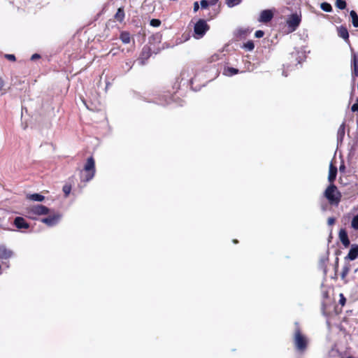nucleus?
Listing matches in <instances>:
<instances>
[{"label":"nucleus","instance_id":"nucleus-23","mask_svg":"<svg viewBox=\"0 0 358 358\" xmlns=\"http://www.w3.org/2000/svg\"><path fill=\"white\" fill-rule=\"evenodd\" d=\"M0 255H1V257L8 259L11 257L12 252L10 250H7L5 248H3V250L0 249Z\"/></svg>","mask_w":358,"mask_h":358},{"label":"nucleus","instance_id":"nucleus-32","mask_svg":"<svg viewBox=\"0 0 358 358\" xmlns=\"http://www.w3.org/2000/svg\"><path fill=\"white\" fill-rule=\"evenodd\" d=\"M200 4H201V8L204 9V8H207L208 7V6L210 5V3L208 2V0H201L200 1Z\"/></svg>","mask_w":358,"mask_h":358},{"label":"nucleus","instance_id":"nucleus-6","mask_svg":"<svg viewBox=\"0 0 358 358\" xmlns=\"http://www.w3.org/2000/svg\"><path fill=\"white\" fill-rule=\"evenodd\" d=\"M301 21V17L296 13L292 14L289 16L287 20V24L288 27L291 29V31H295L299 26Z\"/></svg>","mask_w":358,"mask_h":358},{"label":"nucleus","instance_id":"nucleus-8","mask_svg":"<svg viewBox=\"0 0 358 358\" xmlns=\"http://www.w3.org/2000/svg\"><path fill=\"white\" fill-rule=\"evenodd\" d=\"M31 212L37 215H42L49 214L50 210L43 205L38 204L31 207Z\"/></svg>","mask_w":358,"mask_h":358},{"label":"nucleus","instance_id":"nucleus-25","mask_svg":"<svg viewBox=\"0 0 358 358\" xmlns=\"http://www.w3.org/2000/svg\"><path fill=\"white\" fill-rule=\"evenodd\" d=\"M336 6L341 10H343L346 8V2L344 0H336Z\"/></svg>","mask_w":358,"mask_h":358},{"label":"nucleus","instance_id":"nucleus-42","mask_svg":"<svg viewBox=\"0 0 358 358\" xmlns=\"http://www.w3.org/2000/svg\"><path fill=\"white\" fill-rule=\"evenodd\" d=\"M233 243H238V240H236V239H234V240H233Z\"/></svg>","mask_w":358,"mask_h":358},{"label":"nucleus","instance_id":"nucleus-36","mask_svg":"<svg viewBox=\"0 0 358 358\" xmlns=\"http://www.w3.org/2000/svg\"><path fill=\"white\" fill-rule=\"evenodd\" d=\"M335 222H336V219L334 217H329L328 220H327V223H328L329 225L334 224Z\"/></svg>","mask_w":358,"mask_h":358},{"label":"nucleus","instance_id":"nucleus-1","mask_svg":"<svg viewBox=\"0 0 358 358\" xmlns=\"http://www.w3.org/2000/svg\"><path fill=\"white\" fill-rule=\"evenodd\" d=\"M329 204L337 207L341 201L342 194L334 184H329L323 192Z\"/></svg>","mask_w":358,"mask_h":358},{"label":"nucleus","instance_id":"nucleus-38","mask_svg":"<svg viewBox=\"0 0 358 358\" xmlns=\"http://www.w3.org/2000/svg\"><path fill=\"white\" fill-rule=\"evenodd\" d=\"M41 56L38 55V54H34L31 57V60H34V59H38L40 58Z\"/></svg>","mask_w":358,"mask_h":358},{"label":"nucleus","instance_id":"nucleus-11","mask_svg":"<svg viewBox=\"0 0 358 358\" xmlns=\"http://www.w3.org/2000/svg\"><path fill=\"white\" fill-rule=\"evenodd\" d=\"M338 237L341 242L342 243L345 248L349 247L350 242L348 238V233L345 229H341L339 231Z\"/></svg>","mask_w":358,"mask_h":358},{"label":"nucleus","instance_id":"nucleus-16","mask_svg":"<svg viewBox=\"0 0 358 358\" xmlns=\"http://www.w3.org/2000/svg\"><path fill=\"white\" fill-rule=\"evenodd\" d=\"M120 38L124 44H128L131 42V34L129 31H123L120 33Z\"/></svg>","mask_w":358,"mask_h":358},{"label":"nucleus","instance_id":"nucleus-37","mask_svg":"<svg viewBox=\"0 0 358 358\" xmlns=\"http://www.w3.org/2000/svg\"><path fill=\"white\" fill-rule=\"evenodd\" d=\"M199 2L198 1H195L194 3V12L196 13L199 10Z\"/></svg>","mask_w":358,"mask_h":358},{"label":"nucleus","instance_id":"nucleus-15","mask_svg":"<svg viewBox=\"0 0 358 358\" xmlns=\"http://www.w3.org/2000/svg\"><path fill=\"white\" fill-rule=\"evenodd\" d=\"M337 30L339 37L343 38L345 41L349 39V33L348 29L345 27L341 26L340 27H338Z\"/></svg>","mask_w":358,"mask_h":358},{"label":"nucleus","instance_id":"nucleus-13","mask_svg":"<svg viewBox=\"0 0 358 358\" xmlns=\"http://www.w3.org/2000/svg\"><path fill=\"white\" fill-rule=\"evenodd\" d=\"M357 257H358V245L353 244L351 245V248L350 249V251L345 259L352 261V260L356 259Z\"/></svg>","mask_w":358,"mask_h":358},{"label":"nucleus","instance_id":"nucleus-40","mask_svg":"<svg viewBox=\"0 0 358 358\" xmlns=\"http://www.w3.org/2000/svg\"><path fill=\"white\" fill-rule=\"evenodd\" d=\"M345 166L344 164H342V165L340 166V167H339L340 171H341V172L342 171H345Z\"/></svg>","mask_w":358,"mask_h":358},{"label":"nucleus","instance_id":"nucleus-22","mask_svg":"<svg viewBox=\"0 0 358 358\" xmlns=\"http://www.w3.org/2000/svg\"><path fill=\"white\" fill-rule=\"evenodd\" d=\"M320 8L322 10H323L325 12H331L332 11V6L330 3L327 2H323L320 4Z\"/></svg>","mask_w":358,"mask_h":358},{"label":"nucleus","instance_id":"nucleus-7","mask_svg":"<svg viewBox=\"0 0 358 358\" xmlns=\"http://www.w3.org/2000/svg\"><path fill=\"white\" fill-rule=\"evenodd\" d=\"M351 76L353 80L358 77V55L355 52L351 56Z\"/></svg>","mask_w":358,"mask_h":358},{"label":"nucleus","instance_id":"nucleus-27","mask_svg":"<svg viewBox=\"0 0 358 358\" xmlns=\"http://www.w3.org/2000/svg\"><path fill=\"white\" fill-rule=\"evenodd\" d=\"M241 2V0H226V3L229 7H234Z\"/></svg>","mask_w":358,"mask_h":358},{"label":"nucleus","instance_id":"nucleus-35","mask_svg":"<svg viewBox=\"0 0 358 358\" xmlns=\"http://www.w3.org/2000/svg\"><path fill=\"white\" fill-rule=\"evenodd\" d=\"M357 102H358V99H357ZM351 110L352 112L358 113V103H354L351 107Z\"/></svg>","mask_w":358,"mask_h":358},{"label":"nucleus","instance_id":"nucleus-18","mask_svg":"<svg viewBox=\"0 0 358 358\" xmlns=\"http://www.w3.org/2000/svg\"><path fill=\"white\" fill-rule=\"evenodd\" d=\"M239 73L238 69L234 67H227L224 69V74L227 76H232Z\"/></svg>","mask_w":358,"mask_h":358},{"label":"nucleus","instance_id":"nucleus-21","mask_svg":"<svg viewBox=\"0 0 358 358\" xmlns=\"http://www.w3.org/2000/svg\"><path fill=\"white\" fill-rule=\"evenodd\" d=\"M29 199L32 201H42L44 200L45 196L40 194L35 193V194H30L29 196Z\"/></svg>","mask_w":358,"mask_h":358},{"label":"nucleus","instance_id":"nucleus-5","mask_svg":"<svg viewBox=\"0 0 358 358\" xmlns=\"http://www.w3.org/2000/svg\"><path fill=\"white\" fill-rule=\"evenodd\" d=\"M61 217L62 215L59 213H53L48 217L42 218L41 221L48 227H53L58 224Z\"/></svg>","mask_w":358,"mask_h":358},{"label":"nucleus","instance_id":"nucleus-17","mask_svg":"<svg viewBox=\"0 0 358 358\" xmlns=\"http://www.w3.org/2000/svg\"><path fill=\"white\" fill-rule=\"evenodd\" d=\"M124 16H125V14H124V8H119L117 10V13L115 15V19L117 21L122 22L124 19Z\"/></svg>","mask_w":358,"mask_h":358},{"label":"nucleus","instance_id":"nucleus-14","mask_svg":"<svg viewBox=\"0 0 358 358\" xmlns=\"http://www.w3.org/2000/svg\"><path fill=\"white\" fill-rule=\"evenodd\" d=\"M345 132V122H343L339 127L337 131V141L342 142Z\"/></svg>","mask_w":358,"mask_h":358},{"label":"nucleus","instance_id":"nucleus-29","mask_svg":"<svg viewBox=\"0 0 358 358\" xmlns=\"http://www.w3.org/2000/svg\"><path fill=\"white\" fill-rule=\"evenodd\" d=\"M71 190V186L70 185H65L63 187V192L65 194V196L67 197L70 194Z\"/></svg>","mask_w":358,"mask_h":358},{"label":"nucleus","instance_id":"nucleus-3","mask_svg":"<svg viewBox=\"0 0 358 358\" xmlns=\"http://www.w3.org/2000/svg\"><path fill=\"white\" fill-rule=\"evenodd\" d=\"M83 171L85 174L82 178V180L84 182H89L91 180L96 172L95 169V161L92 156L87 158V162L84 166Z\"/></svg>","mask_w":358,"mask_h":358},{"label":"nucleus","instance_id":"nucleus-28","mask_svg":"<svg viewBox=\"0 0 358 358\" xmlns=\"http://www.w3.org/2000/svg\"><path fill=\"white\" fill-rule=\"evenodd\" d=\"M161 20L159 19H152L150 22V24L154 27H158L161 25Z\"/></svg>","mask_w":358,"mask_h":358},{"label":"nucleus","instance_id":"nucleus-30","mask_svg":"<svg viewBox=\"0 0 358 358\" xmlns=\"http://www.w3.org/2000/svg\"><path fill=\"white\" fill-rule=\"evenodd\" d=\"M351 224L353 229H358V215L352 218Z\"/></svg>","mask_w":358,"mask_h":358},{"label":"nucleus","instance_id":"nucleus-2","mask_svg":"<svg viewBox=\"0 0 358 358\" xmlns=\"http://www.w3.org/2000/svg\"><path fill=\"white\" fill-rule=\"evenodd\" d=\"M296 327L294 334V343L296 349L298 351L303 352L308 347V339L306 336L302 334L298 324L296 323Z\"/></svg>","mask_w":358,"mask_h":358},{"label":"nucleus","instance_id":"nucleus-20","mask_svg":"<svg viewBox=\"0 0 358 358\" xmlns=\"http://www.w3.org/2000/svg\"><path fill=\"white\" fill-rule=\"evenodd\" d=\"M352 18V23L355 27H358V15L355 10H351L350 13Z\"/></svg>","mask_w":358,"mask_h":358},{"label":"nucleus","instance_id":"nucleus-19","mask_svg":"<svg viewBox=\"0 0 358 358\" xmlns=\"http://www.w3.org/2000/svg\"><path fill=\"white\" fill-rule=\"evenodd\" d=\"M151 55L150 49L144 47L141 52L140 59L142 60L148 59Z\"/></svg>","mask_w":358,"mask_h":358},{"label":"nucleus","instance_id":"nucleus-12","mask_svg":"<svg viewBox=\"0 0 358 358\" xmlns=\"http://www.w3.org/2000/svg\"><path fill=\"white\" fill-rule=\"evenodd\" d=\"M273 17V13L270 10H264L262 11L259 17V21L264 23L270 22Z\"/></svg>","mask_w":358,"mask_h":358},{"label":"nucleus","instance_id":"nucleus-26","mask_svg":"<svg viewBox=\"0 0 358 358\" xmlns=\"http://www.w3.org/2000/svg\"><path fill=\"white\" fill-rule=\"evenodd\" d=\"M243 48L248 51H252L255 48V44L253 41H248L247 43H244Z\"/></svg>","mask_w":358,"mask_h":358},{"label":"nucleus","instance_id":"nucleus-31","mask_svg":"<svg viewBox=\"0 0 358 358\" xmlns=\"http://www.w3.org/2000/svg\"><path fill=\"white\" fill-rule=\"evenodd\" d=\"M339 297H340L339 304H341L342 306H343L346 303V299H345L344 294L342 293H341L339 294Z\"/></svg>","mask_w":358,"mask_h":358},{"label":"nucleus","instance_id":"nucleus-10","mask_svg":"<svg viewBox=\"0 0 358 358\" xmlns=\"http://www.w3.org/2000/svg\"><path fill=\"white\" fill-rule=\"evenodd\" d=\"M337 167L334 165L332 162L329 164V176H328V180L329 182V184H334V181L336 178L337 175Z\"/></svg>","mask_w":358,"mask_h":358},{"label":"nucleus","instance_id":"nucleus-4","mask_svg":"<svg viewBox=\"0 0 358 358\" xmlns=\"http://www.w3.org/2000/svg\"><path fill=\"white\" fill-rule=\"evenodd\" d=\"M210 29V26L203 19H199L194 27V37L199 39L203 37L206 33Z\"/></svg>","mask_w":358,"mask_h":358},{"label":"nucleus","instance_id":"nucleus-24","mask_svg":"<svg viewBox=\"0 0 358 358\" xmlns=\"http://www.w3.org/2000/svg\"><path fill=\"white\" fill-rule=\"evenodd\" d=\"M350 266L349 265H345L343 268H342V271H341V277L343 280H345V278H346V276L348 275L349 271H350Z\"/></svg>","mask_w":358,"mask_h":358},{"label":"nucleus","instance_id":"nucleus-9","mask_svg":"<svg viewBox=\"0 0 358 358\" xmlns=\"http://www.w3.org/2000/svg\"><path fill=\"white\" fill-rule=\"evenodd\" d=\"M13 224L18 229H27L29 228V224L22 217H16Z\"/></svg>","mask_w":358,"mask_h":358},{"label":"nucleus","instance_id":"nucleus-34","mask_svg":"<svg viewBox=\"0 0 358 358\" xmlns=\"http://www.w3.org/2000/svg\"><path fill=\"white\" fill-rule=\"evenodd\" d=\"M264 35V32L262 30H257L255 31V36L257 38H262Z\"/></svg>","mask_w":358,"mask_h":358},{"label":"nucleus","instance_id":"nucleus-41","mask_svg":"<svg viewBox=\"0 0 358 358\" xmlns=\"http://www.w3.org/2000/svg\"><path fill=\"white\" fill-rule=\"evenodd\" d=\"M3 87V80L0 79V90H2Z\"/></svg>","mask_w":358,"mask_h":358},{"label":"nucleus","instance_id":"nucleus-39","mask_svg":"<svg viewBox=\"0 0 358 358\" xmlns=\"http://www.w3.org/2000/svg\"><path fill=\"white\" fill-rule=\"evenodd\" d=\"M218 0H209L210 5L213 6L217 3Z\"/></svg>","mask_w":358,"mask_h":358},{"label":"nucleus","instance_id":"nucleus-33","mask_svg":"<svg viewBox=\"0 0 358 358\" xmlns=\"http://www.w3.org/2000/svg\"><path fill=\"white\" fill-rule=\"evenodd\" d=\"M5 58H6L8 60L11 61V62H15L16 61V57L13 54H6V55H5Z\"/></svg>","mask_w":358,"mask_h":358}]
</instances>
